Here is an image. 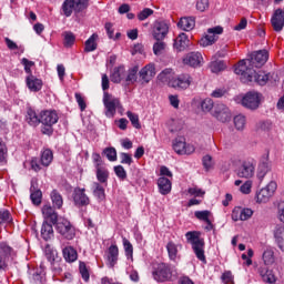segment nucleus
Wrapping results in <instances>:
<instances>
[{"mask_svg":"<svg viewBox=\"0 0 284 284\" xmlns=\"http://www.w3.org/2000/svg\"><path fill=\"white\" fill-rule=\"evenodd\" d=\"M235 74L241 77L242 83H257V85H266L270 81V74L265 71H256L245 63V60H241L234 69Z\"/></svg>","mask_w":284,"mask_h":284,"instance_id":"f257e3e1","label":"nucleus"},{"mask_svg":"<svg viewBox=\"0 0 284 284\" xmlns=\"http://www.w3.org/2000/svg\"><path fill=\"white\" fill-rule=\"evenodd\" d=\"M262 258L264 264L257 268L262 281H264V283H276V276L274 275V272L267 267V265H274L276 261V256H274V248H272V246L266 247L263 252Z\"/></svg>","mask_w":284,"mask_h":284,"instance_id":"f03ea898","label":"nucleus"},{"mask_svg":"<svg viewBox=\"0 0 284 284\" xmlns=\"http://www.w3.org/2000/svg\"><path fill=\"white\" fill-rule=\"evenodd\" d=\"M185 239L191 244L196 258L202 263H207V258L205 257V240L201 237V232L189 231L185 233Z\"/></svg>","mask_w":284,"mask_h":284,"instance_id":"7ed1b4c3","label":"nucleus"},{"mask_svg":"<svg viewBox=\"0 0 284 284\" xmlns=\"http://www.w3.org/2000/svg\"><path fill=\"white\" fill-rule=\"evenodd\" d=\"M41 132L47 136L54 134V125L59 123V114L54 110L40 111Z\"/></svg>","mask_w":284,"mask_h":284,"instance_id":"20e7f679","label":"nucleus"},{"mask_svg":"<svg viewBox=\"0 0 284 284\" xmlns=\"http://www.w3.org/2000/svg\"><path fill=\"white\" fill-rule=\"evenodd\" d=\"M152 276L156 283H169L174 276V268L168 263H159L153 266Z\"/></svg>","mask_w":284,"mask_h":284,"instance_id":"39448f33","label":"nucleus"},{"mask_svg":"<svg viewBox=\"0 0 284 284\" xmlns=\"http://www.w3.org/2000/svg\"><path fill=\"white\" fill-rule=\"evenodd\" d=\"M55 232L65 241H73L77 236V229L72 222L65 217H59V221L53 224Z\"/></svg>","mask_w":284,"mask_h":284,"instance_id":"423d86ee","label":"nucleus"},{"mask_svg":"<svg viewBox=\"0 0 284 284\" xmlns=\"http://www.w3.org/2000/svg\"><path fill=\"white\" fill-rule=\"evenodd\" d=\"M90 8V0H64L62 12L64 17H72V12L79 14Z\"/></svg>","mask_w":284,"mask_h":284,"instance_id":"0eeeda50","label":"nucleus"},{"mask_svg":"<svg viewBox=\"0 0 284 284\" xmlns=\"http://www.w3.org/2000/svg\"><path fill=\"white\" fill-rule=\"evenodd\" d=\"M263 101V94L257 91H248L242 98V105L246 110L254 112L261 108V102Z\"/></svg>","mask_w":284,"mask_h":284,"instance_id":"6e6552de","label":"nucleus"},{"mask_svg":"<svg viewBox=\"0 0 284 284\" xmlns=\"http://www.w3.org/2000/svg\"><path fill=\"white\" fill-rule=\"evenodd\" d=\"M17 256V251L8 244V242H0V272L8 270V261Z\"/></svg>","mask_w":284,"mask_h":284,"instance_id":"1a4fd4ad","label":"nucleus"},{"mask_svg":"<svg viewBox=\"0 0 284 284\" xmlns=\"http://www.w3.org/2000/svg\"><path fill=\"white\" fill-rule=\"evenodd\" d=\"M217 34H223V27L217 26L207 29L206 34L201 38L200 40V45L202 48H207L209 45H214L216 41H219V36Z\"/></svg>","mask_w":284,"mask_h":284,"instance_id":"9d476101","label":"nucleus"},{"mask_svg":"<svg viewBox=\"0 0 284 284\" xmlns=\"http://www.w3.org/2000/svg\"><path fill=\"white\" fill-rule=\"evenodd\" d=\"M170 33V24L165 20H155L152 29V37L155 41H163Z\"/></svg>","mask_w":284,"mask_h":284,"instance_id":"9b49d317","label":"nucleus"},{"mask_svg":"<svg viewBox=\"0 0 284 284\" xmlns=\"http://www.w3.org/2000/svg\"><path fill=\"white\" fill-rule=\"evenodd\" d=\"M276 187H278L276 182L271 181L265 187L256 193V203H267V201L274 196Z\"/></svg>","mask_w":284,"mask_h":284,"instance_id":"f8f14e48","label":"nucleus"},{"mask_svg":"<svg viewBox=\"0 0 284 284\" xmlns=\"http://www.w3.org/2000/svg\"><path fill=\"white\" fill-rule=\"evenodd\" d=\"M170 88H174V90H187L190 85H192V77L187 73H182L172 80L169 81Z\"/></svg>","mask_w":284,"mask_h":284,"instance_id":"ddd939ff","label":"nucleus"},{"mask_svg":"<svg viewBox=\"0 0 284 284\" xmlns=\"http://www.w3.org/2000/svg\"><path fill=\"white\" fill-rule=\"evenodd\" d=\"M267 59H270V52L267 50L254 51L250 59L251 69L263 68V64L267 63Z\"/></svg>","mask_w":284,"mask_h":284,"instance_id":"4468645a","label":"nucleus"},{"mask_svg":"<svg viewBox=\"0 0 284 284\" xmlns=\"http://www.w3.org/2000/svg\"><path fill=\"white\" fill-rule=\"evenodd\" d=\"M213 116L221 123H229V121H232V112L225 104H216L213 110Z\"/></svg>","mask_w":284,"mask_h":284,"instance_id":"2eb2a0df","label":"nucleus"},{"mask_svg":"<svg viewBox=\"0 0 284 284\" xmlns=\"http://www.w3.org/2000/svg\"><path fill=\"white\" fill-rule=\"evenodd\" d=\"M75 207H88L90 205V196L85 194V189L75 187L72 193Z\"/></svg>","mask_w":284,"mask_h":284,"instance_id":"dca6fc26","label":"nucleus"},{"mask_svg":"<svg viewBox=\"0 0 284 284\" xmlns=\"http://www.w3.org/2000/svg\"><path fill=\"white\" fill-rule=\"evenodd\" d=\"M119 99L112 98V94L109 92L103 93V104L106 110V116H114V114H116V108H119Z\"/></svg>","mask_w":284,"mask_h":284,"instance_id":"f3484780","label":"nucleus"},{"mask_svg":"<svg viewBox=\"0 0 284 284\" xmlns=\"http://www.w3.org/2000/svg\"><path fill=\"white\" fill-rule=\"evenodd\" d=\"M268 172H272V162L270 161V153L262 156L257 168V179L263 181L267 176Z\"/></svg>","mask_w":284,"mask_h":284,"instance_id":"a211bd4d","label":"nucleus"},{"mask_svg":"<svg viewBox=\"0 0 284 284\" xmlns=\"http://www.w3.org/2000/svg\"><path fill=\"white\" fill-rule=\"evenodd\" d=\"M271 24L274 32H282L284 28V14L283 9H276L271 17Z\"/></svg>","mask_w":284,"mask_h":284,"instance_id":"6ab92c4d","label":"nucleus"},{"mask_svg":"<svg viewBox=\"0 0 284 284\" xmlns=\"http://www.w3.org/2000/svg\"><path fill=\"white\" fill-rule=\"evenodd\" d=\"M255 168L254 162L244 161L237 169V176H240V179H252Z\"/></svg>","mask_w":284,"mask_h":284,"instance_id":"aec40b11","label":"nucleus"},{"mask_svg":"<svg viewBox=\"0 0 284 284\" xmlns=\"http://www.w3.org/2000/svg\"><path fill=\"white\" fill-rule=\"evenodd\" d=\"M173 150L176 154H192L194 146L185 143V138H176L173 141Z\"/></svg>","mask_w":284,"mask_h":284,"instance_id":"412c9836","label":"nucleus"},{"mask_svg":"<svg viewBox=\"0 0 284 284\" xmlns=\"http://www.w3.org/2000/svg\"><path fill=\"white\" fill-rule=\"evenodd\" d=\"M183 63L191 68H201V63H203V55L201 52H190L184 57Z\"/></svg>","mask_w":284,"mask_h":284,"instance_id":"4be33fe9","label":"nucleus"},{"mask_svg":"<svg viewBox=\"0 0 284 284\" xmlns=\"http://www.w3.org/2000/svg\"><path fill=\"white\" fill-rule=\"evenodd\" d=\"M139 74L142 83H149L151 79L156 77V68H154V64H146L140 70Z\"/></svg>","mask_w":284,"mask_h":284,"instance_id":"5701e85b","label":"nucleus"},{"mask_svg":"<svg viewBox=\"0 0 284 284\" xmlns=\"http://www.w3.org/2000/svg\"><path fill=\"white\" fill-rule=\"evenodd\" d=\"M26 121L31 128H38L41 125V113H37L32 106L27 109Z\"/></svg>","mask_w":284,"mask_h":284,"instance_id":"b1692460","label":"nucleus"},{"mask_svg":"<svg viewBox=\"0 0 284 284\" xmlns=\"http://www.w3.org/2000/svg\"><path fill=\"white\" fill-rule=\"evenodd\" d=\"M26 83H27V88L31 92H41V90L43 88V80L37 78L33 74H30L27 77Z\"/></svg>","mask_w":284,"mask_h":284,"instance_id":"393cba45","label":"nucleus"},{"mask_svg":"<svg viewBox=\"0 0 284 284\" xmlns=\"http://www.w3.org/2000/svg\"><path fill=\"white\" fill-rule=\"evenodd\" d=\"M42 214L44 217V221H50L52 225H54L59 221V213L52 207L50 204H45L42 207Z\"/></svg>","mask_w":284,"mask_h":284,"instance_id":"a878e982","label":"nucleus"},{"mask_svg":"<svg viewBox=\"0 0 284 284\" xmlns=\"http://www.w3.org/2000/svg\"><path fill=\"white\" fill-rule=\"evenodd\" d=\"M30 199L33 205H39L43 199V192L40 191L39 184L34 180L31 181Z\"/></svg>","mask_w":284,"mask_h":284,"instance_id":"bb28decb","label":"nucleus"},{"mask_svg":"<svg viewBox=\"0 0 284 284\" xmlns=\"http://www.w3.org/2000/svg\"><path fill=\"white\" fill-rule=\"evenodd\" d=\"M195 27H196L195 17H184V18H181L180 21L178 22V28H180V30H184V32H190L194 30Z\"/></svg>","mask_w":284,"mask_h":284,"instance_id":"cd10ccee","label":"nucleus"},{"mask_svg":"<svg viewBox=\"0 0 284 284\" xmlns=\"http://www.w3.org/2000/svg\"><path fill=\"white\" fill-rule=\"evenodd\" d=\"M158 187L160 194L165 196L172 192V181L165 176H161L158 179Z\"/></svg>","mask_w":284,"mask_h":284,"instance_id":"c85d7f7f","label":"nucleus"},{"mask_svg":"<svg viewBox=\"0 0 284 284\" xmlns=\"http://www.w3.org/2000/svg\"><path fill=\"white\" fill-rule=\"evenodd\" d=\"M106 258H108L109 267H114V265L119 263V246L116 244H112L108 248Z\"/></svg>","mask_w":284,"mask_h":284,"instance_id":"c756f323","label":"nucleus"},{"mask_svg":"<svg viewBox=\"0 0 284 284\" xmlns=\"http://www.w3.org/2000/svg\"><path fill=\"white\" fill-rule=\"evenodd\" d=\"M54 224H50L48 221H43L41 226V237L43 241H52L54 239Z\"/></svg>","mask_w":284,"mask_h":284,"instance_id":"7c9ffc66","label":"nucleus"},{"mask_svg":"<svg viewBox=\"0 0 284 284\" xmlns=\"http://www.w3.org/2000/svg\"><path fill=\"white\" fill-rule=\"evenodd\" d=\"M274 239L278 250H281V252H284V225L275 226Z\"/></svg>","mask_w":284,"mask_h":284,"instance_id":"2f4dec72","label":"nucleus"},{"mask_svg":"<svg viewBox=\"0 0 284 284\" xmlns=\"http://www.w3.org/2000/svg\"><path fill=\"white\" fill-rule=\"evenodd\" d=\"M110 79L112 83H120L121 81H123V79H125V67H115L110 75Z\"/></svg>","mask_w":284,"mask_h":284,"instance_id":"473e14b6","label":"nucleus"},{"mask_svg":"<svg viewBox=\"0 0 284 284\" xmlns=\"http://www.w3.org/2000/svg\"><path fill=\"white\" fill-rule=\"evenodd\" d=\"M187 45H190V39L187 38V34L180 33L175 39L174 48H176L179 52H183Z\"/></svg>","mask_w":284,"mask_h":284,"instance_id":"72a5a7b5","label":"nucleus"},{"mask_svg":"<svg viewBox=\"0 0 284 284\" xmlns=\"http://www.w3.org/2000/svg\"><path fill=\"white\" fill-rule=\"evenodd\" d=\"M63 258L67 263H74L77 258H79V253H77L75 248L72 246H67L62 251Z\"/></svg>","mask_w":284,"mask_h":284,"instance_id":"f704fd0d","label":"nucleus"},{"mask_svg":"<svg viewBox=\"0 0 284 284\" xmlns=\"http://www.w3.org/2000/svg\"><path fill=\"white\" fill-rule=\"evenodd\" d=\"M179 247H183L181 244H176L173 241L168 242L166 244V251L169 254L170 261H176L179 256Z\"/></svg>","mask_w":284,"mask_h":284,"instance_id":"c9c22d12","label":"nucleus"},{"mask_svg":"<svg viewBox=\"0 0 284 284\" xmlns=\"http://www.w3.org/2000/svg\"><path fill=\"white\" fill-rule=\"evenodd\" d=\"M99 40V34L93 33L85 42H84V52H94L99 44L97 41Z\"/></svg>","mask_w":284,"mask_h":284,"instance_id":"e433bc0d","label":"nucleus"},{"mask_svg":"<svg viewBox=\"0 0 284 284\" xmlns=\"http://www.w3.org/2000/svg\"><path fill=\"white\" fill-rule=\"evenodd\" d=\"M53 207L57 210H61L63 207V195L59 193L57 190H53L50 194Z\"/></svg>","mask_w":284,"mask_h":284,"instance_id":"4c0bfd02","label":"nucleus"},{"mask_svg":"<svg viewBox=\"0 0 284 284\" xmlns=\"http://www.w3.org/2000/svg\"><path fill=\"white\" fill-rule=\"evenodd\" d=\"M54 159V155L52 153V150L50 149H45L42 154H41V164L44 166V168H48V165H50V163H52V160Z\"/></svg>","mask_w":284,"mask_h":284,"instance_id":"58836bf2","label":"nucleus"},{"mask_svg":"<svg viewBox=\"0 0 284 284\" xmlns=\"http://www.w3.org/2000/svg\"><path fill=\"white\" fill-rule=\"evenodd\" d=\"M79 273L81 274V278L84 281V283H90V268L85 262L79 263Z\"/></svg>","mask_w":284,"mask_h":284,"instance_id":"ea45409f","label":"nucleus"},{"mask_svg":"<svg viewBox=\"0 0 284 284\" xmlns=\"http://www.w3.org/2000/svg\"><path fill=\"white\" fill-rule=\"evenodd\" d=\"M122 243L126 258L132 260L134 256V246H132V243L130 242V240H128V237H122Z\"/></svg>","mask_w":284,"mask_h":284,"instance_id":"a19ab883","label":"nucleus"},{"mask_svg":"<svg viewBox=\"0 0 284 284\" xmlns=\"http://www.w3.org/2000/svg\"><path fill=\"white\" fill-rule=\"evenodd\" d=\"M93 185V196L98 197V201H105V189L99 182H95Z\"/></svg>","mask_w":284,"mask_h":284,"instance_id":"79ce46f5","label":"nucleus"},{"mask_svg":"<svg viewBox=\"0 0 284 284\" xmlns=\"http://www.w3.org/2000/svg\"><path fill=\"white\" fill-rule=\"evenodd\" d=\"M108 179H110V172L105 168L97 169V180L99 183H108Z\"/></svg>","mask_w":284,"mask_h":284,"instance_id":"37998d69","label":"nucleus"},{"mask_svg":"<svg viewBox=\"0 0 284 284\" xmlns=\"http://www.w3.org/2000/svg\"><path fill=\"white\" fill-rule=\"evenodd\" d=\"M225 68L226 65L223 60L213 61L211 62V65H210L211 72H213L214 74H219V72H223Z\"/></svg>","mask_w":284,"mask_h":284,"instance_id":"c03bdc74","label":"nucleus"},{"mask_svg":"<svg viewBox=\"0 0 284 284\" xmlns=\"http://www.w3.org/2000/svg\"><path fill=\"white\" fill-rule=\"evenodd\" d=\"M64 37V48H72V45H74V41H77V37L74 36V33H72V31H65L63 33Z\"/></svg>","mask_w":284,"mask_h":284,"instance_id":"a18cd8bd","label":"nucleus"},{"mask_svg":"<svg viewBox=\"0 0 284 284\" xmlns=\"http://www.w3.org/2000/svg\"><path fill=\"white\" fill-rule=\"evenodd\" d=\"M126 116L130 120L133 128H135V130H141V122L139 120V114L133 113L132 111H128Z\"/></svg>","mask_w":284,"mask_h":284,"instance_id":"49530a36","label":"nucleus"},{"mask_svg":"<svg viewBox=\"0 0 284 284\" xmlns=\"http://www.w3.org/2000/svg\"><path fill=\"white\" fill-rule=\"evenodd\" d=\"M233 121L236 130H240V131L245 130V123H246L245 115L243 114L235 115Z\"/></svg>","mask_w":284,"mask_h":284,"instance_id":"de8ad7c7","label":"nucleus"},{"mask_svg":"<svg viewBox=\"0 0 284 284\" xmlns=\"http://www.w3.org/2000/svg\"><path fill=\"white\" fill-rule=\"evenodd\" d=\"M158 79L162 83H170V81H172V69H164L159 73Z\"/></svg>","mask_w":284,"mask_h":284,"instance_id":"09e8293b","label":"nucleus"},{"mask_svg":"<svg viewBox=\"0 0 284 284\" xmlns=\"http://www.w3.org/2000/svg\"><path fill=\"white\" fill-rule=\"evenodd\" d=\"M102 154L106 156L108 161H111V162L116 161V149H114V146L105 148Z\"/></svg>","mask_w":284,"mask_h":284,"instance_id":"8fccbe9b","label":"nucleus"},{"mask_svg":"<svg viewBox=\"0 0 284 284\" xmlns=\"http://www.w3.org/2000/svg\"><path fill=\"white\" fill-rule=\"evenodd\" d=\"M139 73V67H133L129 70V73L126 75V83H136V74Z\"/></svg>","mask_w":284,"mask_h":284,"instance_id":"3c124183","label":"nucleus"},{"mask_svg":"<svg viewBox=\"0 0 284 284\" xmlns=\"http://www.w3.org/2000/svg\"><path fill=\"white\" fill-rule=\"evenodd\" d=\"M114 173L118 179L121 181H125L128 179V172L125 171V168L123 165H116L114 166Z\"/></svg>","mask_w":284,"mask_h":284,"instance_id":"603ef678","label":"nucleus"},{"mask_svg":"<svg viewBox=\"0 0 284 284\" xmlns=\"http://www.w3.org/2000/svg\"><path fill=\"white\" fill-rule=\"evenodd\" d=\"M194 216L199 221H204V223H210V211H195Z\"/></svg>","mask_w":284,"mask_h":284,"instance_id":"864d4df0","label":"nucleus"},{"mask_svg":"<svg viewBox=\"0 0 284 284\" xmlns=\"http://www.w3.org/2000/svg\"><path fill=\"white\" fill-rule=\"evenodd\" d=\"M6 159H8V146H6V142L0 138V163H6Z\"/></svg>","mask_w":284,"mask_h":284,"instance_id":"5fc2aeb1","label":"nucleus"},{"mask_svg":"<svg viewBox=\"0 0 284 284\" xmlns=\"http://www.w3.org/2000/svg\"><path fill=\"white\" fill-rule=\"evenodd\" d=\"M152 14H154V10L150 8H144L138 13V19L139 21H145V19H149L150 17H152Z\"/></svg>","mask_w":284,"mask_h":284,"instance_id":"6e6d98bb","label":"nucleus"},{"mask_svg":"<svg viewBox=\"0 0 284 284\" xmlns=\"http://www.w3.org/2000/svg\"><path fill=\"white\" fill-rule=\"evenodd\" d=\"M12 222V215L10 214V211L4 210L0 211V225H3L6 223Z\"/></svg>","mask_w":284,"mask_h":284,"instance_id":"4d7b16f0","label":"nucleus"},{"mask_svg":"<svg viewBox=\"0 0 284 284\" xmlns=\"http://www.w3.org/2000/svg\"><path fill=\"white\" fill-rule=\"evenodd\" d=\"M201 108L203 112L212 111V109L214 108V100L210 98L204 99L201 103Z\"/></svg>","mask_w":284,"mask_h":284,"instance_id":"13d9d810","label":"nucleus"},{"mask_svg":"<svg viewBox=\"0 0 284 284\" xmlns=\"http://www.w3.org/2000/svg\"><path fill=\"white\" fill-rule=\"evenodd\" d=\"M163 50H165V43L163 40H156V42L153 44V53L155 57H159Z\"/></svg>","mask_w":284,"mask_h":284,"instance_id":"bf43d9fd","label":"nucleus"},{"mask_svg":"<svg viewBox=\"0 0 284 284\" xmlns=\"http://www.w3.org/2000/svg\"><path fill=\"white\" fill-rule=\"evenodd\" d=\"M195 8L199 12H205L210 9V0H197Z\"/></svg>","mask_w":284,"mask_h":284,"instance_id":"052dcab7","label":"nucleus"},{"mask_svg":"<svg viewBox=\"0 0 284 284\" xmlns=\"http://www.w3.org/2000/svg\"><path fill=\"white\" fill-rule=\"evenodd\" d=\"M254 215V211L252 209H243L241 207V221H248Z\"/></svg>","mask_w":284,"mask_h":284,"instance_id":"680f3d73","label":"nucleus"},{"mask_svg":"<svg viewBox=\"0 0 284 284\" xmlns=\"http://www.w3.org/2000/svg\"><path fill=\"white\" fill-rule=\"evenodd\" d=\"M30 283L32 284H42L43 283V276L41 275V272L34 271L30 277Z\"/></svg>","mask_w":284,"mask_h":284,"instance_id":"e2e57ef3","label":"nucleus"},{"mask_svg":"<svg viewBox=\"0 0 284 284\" xmlns=\"http://www.w3.org/2000/svg\"><path fill=\"white\" fill-rule=\"evenodd\" d=\"M21 63L24 65V72L29 75L32 74V65H34V62L28 60V58H22Z\"/></svg>","mask_w":284,"mask_h":284,"instance_id":"0e129e2a","label":"nucleus"},{"mask_svg":"<svg viewBox=\"0 0 284 284\" xmlns=\"http://www.w3.org/2000/svg\"><path fill=\"white\" fill-rule=\"evenodd\" d=\"M120 159L123 165H132L134 163V160L132 159V155H130V153H121Z\"/></svg>","mask_w":284,"mask_h":284,"instance_id":"69168bd1","label":"nucleus"},{"mask_svg":"<svg viewBox=\"0 0 284 284\" xmlns=\"http://www.w3.org/2000/svg\"><path fill=\"white\" fill-rule=\"evenodd\" d=\"M202 165L206 172L212 170V155H204L202 159Z\"/></svg>","mask_w":284,"mask_h":284,"instance_id":"338daca9","label":"nucleus"},{"mask_svg":"<svg viewBox=\"0 0 284 284\" xmlns=\"http://www.w3.org/2000/svg\"><path fill=\"white\" fill-rule=\"evenodd\" d=\"M277 219L281 223H284V201H281L277 204Z\"/></svg>","mask_w":284,"mask_h":284,"instance_id":"774afa93","label":"nucleus"}]
</instances>
